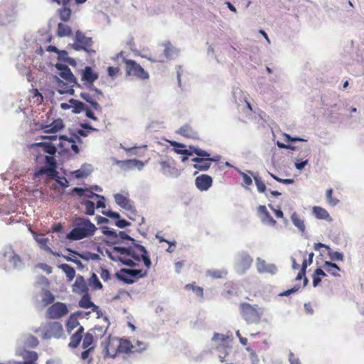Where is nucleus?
Returning a JSON list of instances; mask_svg holds the SVG:
<instances>
[{
  "label": "nucleus",
  "instance_id": "nucleus-9",
  "mask_svg": "<svg viewBox=\"0 0 364 364\" xmlns=\"http://www.w3.org/2000/svg\"><path fill=\"white\" fill-rule=\"evenodd\" d=\"M55 67L60 71L59 75L68 82L69 84H73V86L77 84L76 77L74 76L70 69L68 65L62 63H56Z\"/></svg>",
  "mask_w": 364,
  "mask_h": 364
},
{
  "label": "nucleus",
  "instance_id": "nucleus-51",
  "mask_svg": "<svg viewBox=\"0 0 364 364\" xmlns=\"http://www.w3.org/2000/svg\"><path fill=\"white\" fill-rule=\"evenodd\" d=\"M233 97L235 100V102L240 105L243 102V97H245V96L240 89L237 88L233 91Z\"/></svg>",
  "mask_w": 364,
  "mask_h": 364
},
{
  "label": "nucleus",
  "instance_id": "nucleus-29",
  "mask_svg": "<svg viewBox=\"0 0 364 364\" xmlns=\"http://www.w3.org/2000/svg\"><path fill=\"white\" fill-rule=\"evenodd\" d=\"M323 267L326 268V271L332 276L336 277H341L339 274L335 272V270L341 271V268L336 263L329 261H325Z\"/></svg>",
  "mask_w": 364,
  "mask_h": 364
},
{
  "label": "nucleus",
  "instance_id": "nucleus-15",
  "mask_svg": "<svg viewBox=\"0 0 364 364\" xmlns=\"http://www.w3.org/2000/svg\"><path fill=\"white\" fill-rule=\"evenodd\" d=\"M73 291L78 294H83L88 292L87 284L82 276L78 275L76 277L75 283L73 285Z\"/></svg>",
  "mask_w": 364,
  "mask_h": 364
},
{
  "label": "nucleus",
  "instance_id": "nucleus-44",
  "mask_svg": "<svg viewBox=\"0 0 364 364\" xmlns=\"http://www.w3.org/2000/svg\"><path fill=\"white\" fill-rule=\"evenodd\" d=\"M250 173L253 176L258 191L259 193H264L266 190V186L262 181L261 178L257 174H254L252 172H250Z\"/></svg>",
  "mask_w": 364,
  "mask_h": 364
},
{
  "label": "nucleus",
  "instance_id": "nucleus-43",
  "mask_svg": "<svg viewBox=\"0 0 364 364\" xmlns=\"http://www.w3.org/2000/svg\"><path fill=\"white\" fill-rule=\"evenodd\" d=\"M115 276L119 280L124 282L125 284H130L134 282L132 277H129L127 273L122 272V269L119 272H117Z\"/></svg>",
  "mask_w": 364,
  "mask_h": 364
},
{
  "label": "nucleus",
  "instance_id": "nucleus-19",
  "mask_svg": "<svg viewBox=\"0 0 364 364\" xmlns=\"http://www.w3.org/2000/svg\"><path fill=\"white\" fill-rule=\"evenodd\" d=\"M102 232L107 236H109L112 238V241H107L106 243L107 245H117L120 243V240L118 239V235L117 232L113 230L110 229L107 226H103L101 228Z\"/></svg>",
  "mask_w": 364,
  "mask_h": 364
},
{
  "label": "nucleus",
  "instance_id": "nucleus-31",
  "mask_svg": "<svg viewBox=\"0 0 364 364\" xmlns=\"http://www.w3.org/2000/svg\"><path fill=\"white\" fill-rule=\"evenodd\" d=\"M69 102L72 104L73 112L75 114H80L84 112L85 109H86V105L81 101L70 99Z\"/></svg>",
  "mask_w": 364,
  "mask_h": 364
},
{
  "label": "nucleus",
  "instance_id": "nucleus-2",
  "mask_svg": "<svg viewBox=\"0 0 364 364\" xmlns=\"http://www.w3.org/2000/svg\"><path fill=\"white\" fill-rule=\"evenodd\" d=\"M242 317L249 323H260L262 316L264 314V309L257 305H251L247 302H242L239 306Z\"/></svg>",
  "mask_w": 364,
  "mask_h": 364
},
{
  "label": "nucleus",
  "instance_id": "nucleus-45",
  "mask_svg": "<svg viewBox=\"0 0 364 364\" xmlns=\"http://www.w3.org/2000/svg\"><path fill=\"white\" fill-rule=\"evenodd\" d=\"M82 205L85 206V214L88 215H93L95 214V203L94 202L86 200H83L81 203Z\"/></svg>",
  "mask_w": 364,
  "mask_h": 364
},
{
  "label": "nucleus",
  "instance_id": "nucleus-58",
  "mask_svg": "<svg viewBox=\"0 0 364 364\" xmlns=\"http://www.w3.org/2000/svg\"><path fill=\"white\" fill-rule=\"evenodd\" d=\"M210 166V164L208 161H204L203 163L200 164H194L193 165L194 168L201 171H205L208 170Z\"/></svg>",
  "mask_w": 364,
  "mask_h": 364
},
{
  "label": "nucleus",
  "instance_id": "nucleus-32",
  "mask_svg": "<svg viewBox=\"0 0 364 364\" xmlns=\"http://www.w3.org/2000/svg\"><path fill=\"white\" fill-rule=\"evenodd\" d=\"M122 272L127 273L133 279L134 278H142L146 275V271L143 272L141 269H122Z\"/></svg>",
  "mask_w": 364,
  "mask_h": 364
},
{
  "label": "nucleus",
  "instance_id": "nucleus-26",
  "mask_svg": "<svg viewBox=\"0 0 364 364\" xmlns=\"http://www.w3.org/2000/svg\"><path fill=\"white\" fill-rule=\"evenodd\" d=\"M80 97L84 100H85L87 102L90 104V105L95 110L102 111V107L100 105V104L96 101V98L94 99V97L90 93L82 92L80 94Z\"/></svg>",
  "mask_w": 364,
  "mask_h": 364
},
{
  "label": "nucleus",
  "instance_id": "nucleus-20",
  "mask_svg": "<svg viewBox=\"0 0 364 364\" xmlns=\"http://www.w3.org/2000/svg\"><path fill=\"white\" fill-rule=\"evenodd\" d=\"M291 220L294 225L297 228L301 234L305 232L306 225L304 220L299 215V214H297L296 212H294L291 215Z\"/></svg>",
  "mask_w": 364,
  "mask_h": 364
},
{
  "label": "nucleus",
  "instance_id": "nucleus-35",
  "mask_svg": "<svg viewBox=\"0 0 364 364\" xmlns=\"http://www.w3.org/2000/svg\"><path fill=\"white\" fill-rule=\"evenodd\" d=\"M91 172V165H84L81 168L76 170L73 174L76 178L87 177Z\"/></svg>",
  "mask_w": 364,
  "mask_h": 364
},
{
  "label": "nucleus",
  "instance_id": "nucleus-54",
  "mask_svg": "<svg viewBox=\"0 0 364 364\" xmlns=\"http://www.w3.org/2000/svg\"><path fill=\"white\" fill-rule=\"evenodd\" d=\"M130 247H119L114 246L113 251L120 255H128L130 254Z\"/></svg>",
  "mask_w": 364,
  "mask_h": 364
},
{
  "label": "nucleus",
  "instance_id": "nucleus-39",
  "mask_svg": "<svg viewBox=\"0 0 364 364\" xmlns=\"http://www.w3.org/2000/svg\"><path fill=\"white\" fill-rule=\"evenodd\" d=\"M60 18L63 21H67L70 19L71 15V9L68 5H63V7L58 9Z\"/></svg>",
  "mask_w": 364,
  "mask_h": 364
},
{
  "label": "nucleus",
  "instance_id": "nucleus-37",
  "mask_svg": "<svg viewBox=\"0 0 364 364\" xmlns=\"http://www.w3.org/2000/svg\"><path fill=\"white\" fill-rule=\"evenodd\" d=\"M59 267L65 272L69 281H72L75 276V270L67 264H62Z\"/></svg>",
  "mask_w": 364,
  "mask_h": 364
},
{
  "label": "nucleus",
  "instance_id": "nucleus-41",
  "mask_svg": "<svg viewBox=\"0 0 364 364\" xmlns=\"http://www.w3.org/2000/svg\"><path fill=\"white\" fill-rule=\"evenodd\" d=\"M43 296L42 297V303L44 306L52 304L55 300L54 295L48 290L43 289Z\"/></svg>",
  "mask_w": 364,
  "mask_h": 364
},
{
  "label": "nucleus",
  "instance_id": "nucleus-6",
  "mask_svg": "<svg viewBox=\"0 0 364 364\" xmlns=\"http://www.w3.org/2000/svg\"><path fill=\"white\" fill-rule=\"evenodd\" d=\"M102 346L103 347L104 357L114 358L118 351V348L121 346L120 340L109 336L102 342Z\"/></svg>",
  "mask_w": 364,
  "mask_h": 364
},
{
  "label": "nucleus",
  "instance_id": "nucleus-34",
  "mask_svg": "<svg viewBox=\"0 0 364 364\" xmlns=\"http://www.w3.org/2000/svg\"><path fill=\"white\" fill-rule=\"evenodd\" d=\"M178 133L187 138H195L197 134L191 127L188 125L181 127L178 131Z\"/></svg>",
  "mask_w": 364,
  "mask_h": 364
},
{
  "label": "nucleus",
  "instance_id": "nucleus-5",
  "mask_svg": "<svg viewBox=\"0 0 364 364\" xmlns=\"http://www.w3.org/2000/svg\"><path fill=\"white\" fill-rule=\"evenodd\" d=\"M127 75H134L141 80L149 78V74L136 61L133 60H125Z\"/></svg>",
  "mask_w": 364,
  "mask_h": 364
},
{
  "label": "nucleus",
  "instance_id": "nucleus-7",
  "mask_svg": "<svg viewBox=\"0 0 364 364\" xmlns=\"http://www.w3.org/2000/svg\"><path fill=\"white\" fill-rule=\"evenodd\" d=\"M68 313V309L65 304L56 302L50 306L46 311V316L51 319H58Z\"/></svg>",
  "mask_w": 364,
  "mask_h": 364
},
{
  "label": "nucleus",
  "instance_id": "nucleus-59",
  "mask_svg": "<svg viewBox=\"0 0 364 364\" xmlns=\"http://www.w3.org/2000/svg\"><path fill=\"white\" fill-rule=\"evenodd\" d=\"M170 144H171V146L175 147L174 150H175L176 153H177L178 154H182L183 155L184 149H177V148H184L186 146L184 144H181V143L177 142V141H170Z\"/></svg>",
  "mask_w": 364,
  "mask_h": 364
},
{
  "label": "nucleus",
  "instance_id": "nucleus-4",
  "mask_svg": "<svg viewBox=\"0 0 364 364\" xmlns=\"http://www.w3.org/2000/svg\"><path fill=\"white\" fill-rule=\"evenodd\" d=\"M1 254L4 257H9V269L20 271L24 268L25 264L21 257L14 252L11 247H6Z\"/></svg>",
  "mask_w": 364,
  "mask_h": 364
},
{
  "label": "nucleus",
  "instance_id": "nucleus-28",
  "mask_svg": "<svg viewBox=\"0 0 364 364\" xmlns=\"http://www.w3.org/2000/svg\"><path fill=\"white\" fill-rule=\"evenodd\" d=\"M64 127L63 120L58 119L55 120L50 125L46 126V133H55L63 129Z\"/></svg>",
  "mask_w": 364,
  "mask_h": 364
},
{
  "label": "nucleus",
  "instance_id": "nucleus-12",
  "mask_svg": "<svg viewBox=\"0 0 364 364\" xmlns=\"http://www.w3.org/2000/svg\"><path fill=\"white\" fill-rule=\"evenodd\" d=\"M257 269L259 273H269L275 274L277 272V268L274 264H267L266 262L258 257L257 259Z\"/></svg>",
  "mask_w": 364,
  "mask_h": 364
},
{
  "label": "nucleus",
  "instance_id": "nucleus-38",
  "mask_svg": "<svg viewBox=\"0 0 364 364\" xmlns=\"http://www.w3.org/2000/svg\"><path fill=\"white\" fill-rule=\"evenodd\" d=\"M26 346L28 348H35L38 345V341L36 337L32 335L25 336L22 338Z\"/></svg>",
  "mask_w": 364,
  "mask_h": 364
},
{
  "label": "nucleus",
  "instance_id": "nucleus-14",
  "mask_svg": "<svg viewBox=\"0 0 364 364\" xmlns=\"http://www.w3.org/2000/svg\"><path fill=\"white\" fill-rule=\"evenodd\" d=\"M258 213L261 217V221L266 225L274 226L276 220L270 215L265 205H259L257 208Z\"/></svg>",
  "mask_w": 364,
  "mask_h": 364
},
{
  "label": "nucleus",
  "instance_id": "nucleus-62",
  "mask_svg": "<svg viewBox=\"0 0 364 364\" xmlns=\"http://www.w3.org/2000/svg\"><path fill=\"white\" fill-rule=\"evenodd\" d=\"M118 235V237H119L121 240H129V241H131L132 242V244L134 245V243H136V240L132 238L131 236H129V235H127L125 232L124 231H119V233L117 234Z\"/></svg>",
  "mask_w": 364,
  "mask_h": 364
},
{
  "label": "nucleus",
  "instance_id": "nucleus-17",
  "mask_svg": "<svg viewBox=\"0 0 364 364\" xmlns=\"http://www.w3.org/2000/svg\"><path fill=\"white\" fill-rule=\"evenodd\" d=\"M18 353L24 360L18 362L16 364H33L38 358V355L35 351L23 350Z\"/></svg>",
  "mask_w": 364,
  "mask_h": 364
},
{
  "label": "nucleus",
  "instance_id": "nucleus-64",
  "mask_svg": "<svg viewBox=\"0 0 364 364\" xmlns=\"http://www.w3.org/2000/svg\"><path fill=\"white\" fill-rule=\"evenodd\" d=\"M310 154V148L309 146L306 147L304 150H302L299 154L296 159H300V160H304L308 159V156Z\"/></svg>",
  "mask_w": 364,
  "mask_h": 364
},
{
  "label": "nucleus",
  "instance_id": "nucleus-8",
  "mask_svg": "<svg viewBox=\"0 0 364 364\" xmlns=\"http://www.w3.org/2000/svg\"><path fill=\"white\" fill-rule=\"evenodd\" d=\"M253 262L251 256L247 252H240L237 255L235 263V269L237 272L244 274L252 265Z\"/></svg>",
  "mask_w": 364,
  "mask_h": 364
},
{
  "label": "nucleus",
  "instance_id": "nucleus-10",
  "mask_svg": "<svg viewBox=\"0 0 364 364\" xmlns=\"http://www.w3.org/2000/svg\"><path fill=\"white\" fill-rule=\"evenodd\" d=\"M63 332V326L60 322L54 321L48 324L46 331L44 333L45 338H60Z\"/></svg>",
  "mask_w": 364,
  "mask_h": 364
},
{
  "label": "nucleus",
  "instance_id": "nucleus-18",
  "mask_svg": "<svg viewBox=\"0 0 364 364\" xmlns=\"http://www.w3.org/2000/svg\"><path fill=\"white\" fill-rule=\"evenodd\" d=\"M144 163L138 159H127L123 160V165L122 169L124 171L131 170L134 168H136L139 171L143 169Z\"/></svg>",
  "mask_w": 364,
  "mask_h": 364
},
{
  "label": "nucleus",
  "instance_id": "nucleus-46",
  "mask_svg": "<svg viewBox=\"0 0 364 364\" xmlns=\"http://www.w3.org/2000/svg\"><path fill=\"white\" fill-rule=\"evenodd\" d=\"M82 339V336H79L78 333H73L70 337V341L68 346L70 348H77Z\"/></svg>",
  "mask_w": 364,
  "mask_h": 364
},
{
  "label": "nucleus",
  "instance_id": "nucleus-52",
  "mask_svg": "<svg viewBox=\"0 0 364 364\" xmlns=\"http://www.w3.org/2000/svg\"><path fill=\"white\" fill-rule=\"evenodd\" d=\"M328 256L332 260L335 261H343V253L337 251H332L329 250Z\"/></svg>",
  "mask_w": 364,
  "mask_h": 364
},
{
  "label": "nucleus",
  "instance_id": "nucleus-21",
  "mask_svg": "<svg viewBox=\"0 0 364 364\" xmlns=\"http://www.w3.org/2000/svg\"><path fill=\"white\" fill-rule=\"evenodd\" d=\"M81 314L80 311L75 312L71 314L67 321L66 327L67 331L69 334L71 333L72 331L80 326V323L77 320V316Z\"/></svg>",
  "mask_w": 364,
  "mask_h": 364
},
{
  "label": "nucleus",
  "instance_id": "nucleus-27",
  "mask_svg": "<svg viewBox=\"0 0 364 364\" xmlns=\"http://www.w3.org/2000/svg\"><path fill=\"white\" fill-rule=\"evenodd\" d=\"M134 246L141 252V255L140 258H141V259L143 260L145 266L146 267L149 268L151 264V262L150 260L148 252L146 250V248L143 245H141L138 243H134Z\"/></svg>",
  "mask_w": 364,
  "mask_h": 364
},
{
  "label": "nucleus",
  "instance_id": "nucleus-63",
  "mask_svg": "<svg viewBox=\"0 0 364 364\" xmlns=\"http://www.w3.org/2000/svg\"><path fill=\"white\" fill-rule=\"evenodd\" d=\"M85 196L88 198H99L102 200H105V198L103 196L92 192V191L90 188H88V192L85 193Z\"/></svg>",
  "mask_w": 364,
  "mask_h": 364
},
{
  "label": "nucleus",
  "instance_id": "nucleus-48",
  "mask_svg": "<svg viewBox=\"0 0 364 364\" xmlns=\"http://www.w3.org/2000/svg\"><path fill=\"white\" fill-rule=\"evenodd\" d=\"M15 18L16 16L14 13L6 14L5 16H3L0 14V24L7 25L11 22H14L15 21Z\"/></svg>",
  "mask_w": 364,
  "mask_h": 364
},
{
  "label": "nucleus",
  "instance_id": "nucleus-61",
  "mask_svg": "<svg viewBox=\"0 0 364 364\" xmlns=\"http://www.w3.org/2000/svg\"><path fill=\"white\" fill-rule=\"evenodd\" d=\"M307 267L308 264L306 263V262L302 263L301 268L296 277V280H301L302 278L305 277Z\"/></svg>",
  "mask_w": 364,
  "mask_h": 364
},
{
  "label": "nucleus",
  "instance_id": "nucleus-33",
  "mask_svg": "<svg viewBox=\"0 0 364 364\" xmlns=\"http://www.w3.org/2000/svg\"><path fill=\"white\" fill-rule=\"evenodd\" d=\"M57 33L59 37L70 36L72 34V30L68 25L59 23L58 25Z\"/></svg>",
  "mask_w": 364,
  "mask_h": 364
},
{
  "label": "nucleus",
  "instance_id": "nucleus-3",
  "mask_svg": "<svg viewBox=\"0 0 364 364\" xmlns=\"http://www.w3.org/2000/svg\"><path fill=\"white\" fill-rule=\"evenodd\" d=\"M92 39L90 37H87L80 31L76 32L75 43L71 45V47L75 50H83L89 54L95 53V50L92 48Z\"/></svg>",
  "mask_w": 364,
  "mask_h": 364
},
{
  "label": "nucleus",
  "instance_id": "nucleus-55",
  "mask_svg": "<svg viewBox=\"0 0 364 364\" xmlns=\"http://www.w3.org/2000/svg\"><path fill=\"white\" fill-rule=\"evenodd\" d=\"M309 159L300 160V159H295L294 166L295 168L299 171H301L308 164Z\"/></svg>",
  "mask_w": 364,
  "mask_h": 364
},
{
  "label": "nucleus",
  "instance_id": "nucleus-56",
  "mask_svg": "<svg viewBox=\"0 0 364 364\" xmlns=\"http://www.w3.org/2000/svg\"><path fill=\"white\" fill-rule=\"evenodd\" d=\"M185 289L187 290H192L198 296H203V290L199 287H196L192 284H186Z\"/></svg>",
  "mask_w": 364,
  "mask_h": 364
},
{
  "label": "nucleus",
  "instance_id": "nucleus-40",
  "mask_svg": "<svg viewBox=\"0 0 364 364\" xmlns=\"http://www.w3.org/2000/svg\"><path fill=\"white\" fill-rule=\"evenodd\" d=\"M88 284L94 289H101L103 287L95 273L92 274L91 277L88 279Z\"/></svg>",
  "mask_w": 364,
  "mask_h": 364
},
{
  "label": "nucleus",
  "instance_id": "nucleus-30",
  "mask_svg": "<svg viewBox=\"0 0 364 364\" xmlns=\"http://www.w3.org/2000/svg\"><path fill=\"white\" fill-rule=\"evenodd\" d=\"M67 250L68 251L75 254V255H77L80 258H82V259H84L85 261L100 260V255H97V254H95V253H92V252H82L81 254H79L76 251H73L70 249H67Z\"/></svg>",
  "mask_w": 364,
  "mask_h": 364
},
{
  "label": "nucleus",
  "instance_id": "nucleus-50",
  "mask_svg": "<svg viewBox=\"0 0 364 364\" xmlns=\"http://www.w3.org/2000/svg\"><path fill=\"white\" fill-rule=\"evenodd\" d=\"M93 342V336L92 333L87 332L84 335L82 340V348H88Z\"/></svg>",
  "mask_w": 364,
  "mask_h": 364
},
{
  "label": "nucleus",
  "instance_id": "nucleus-60",
  "mask_svg": "<svg viewBox=\"0 0 364 364\" xmlns=\"http://www.w3.org/2000/svg\"><path fill=\"white\" fill-rule=\"evenodd\" d=\"M132 345H136V348H132L133 352H135V351L141 352V351L146 349V348H147V344L145 343L144 342H142L140 341H136Z\"/></svg>",
  "mask_w": 364,
  "mask_h": 364
},
{
  "label": "nucleus",
  "instance_id": "nucleus-11",
  "mask_svg": "<svg viewBox=\"0 0 364 364\" xmlns=\"http://www.w3.org/2000/svg\"><path fill=\"white\" fill-rule=\"evenodd\" d=\"M195 184L198 189L201 191H208L213 184L212 178L207 174H202L196 177Z\"/></svg>",
  "mask_w": 364,
  "mask_h": 364
},
{
  "label": "nucleus",
  "instance_id": "nucleus-23",
  "mask_svg": "<svg viewBox=\"0 0 364 364\" xmlns=\"http://www.w3.org/2000/svg\"><path fill=\"white\" fill-rule=\"evenodd\" d=\"M33 147H42L45 153L49 154V156L55 155L57 152V148L55 145L50 142H38L34 143L32 145Z\"/></svg>",
  "mask_w": 364,
  "mask_h": 364
},
{
  "label": "nucleus",
  "instance_id": "nucleus-49",
  "mask_svg": "<svg viewBox=\"0 0 364 364\" xmlns=\"http://www.w3.org/2000/svg\"><path fill=\"white\" fill-rule=\"evenodd\" d=\"M207 274L215 279L223 278L227 274V271L220 269H209L207 271Z\"/></svg>",
  "mask_w": 364,
  "mask_h": 364
},
{
  "label": "nucleus",
  "instance_id": "nucleus-36",
  "mask_svg": "<svg viewBox=\"0 0 364 364\" xmlns=\"http://www.w3.org/2000/svg\"><path fill=\"white\" fill-rule=\"evenodd\" d=\"M164 55L167 58H172L179 53V50L177 49L175 47H173L170 43H168L165 45V49H164Z\"/></svg>",
  "mask_w": 364,
  "mask_h": 364
},
{
  "label": "nucleus",
  "instance_id": "nucleus-16",
  "mask_svg": "<svg viewBox=\"0 0 364 364\" xmlns=\"http://www.w3.org/2000/svg\"><path fill=\"white\" fill-rule=\"evenodd\" d=\"M98 78V74L95 73L92 68L86 66L82 73V80L86 85H92Z\"/></svg>",
  "mask_w": 364,
  "mask_h": 364
},
{
  "label": "nucleus",
  "instance_id": "nucleus-13",
  "mask_svg": "<svg viewBox=\"0 0 364 364\" xmlns=\"http://www.w3.org/2000/svg\"><path fill=\"white\" fill-rule=\"evenodd\" d=\"M116 203L124 210L135 212V208L133 203L126 196L116 193L114 195Z\"/></svg>",
  "mask_w": 364,
  "mask_h": 364
},
{
  "label": "nucleus",
  "instance_id": "nucleus-47",
  "mask_svg": "<svg viewBox=\"0 0 364 364\" xmlns=\"http://www.w3.org/2000/svg\"><path fill=\"white\" fill-rule=\"evenodd\" d=\"M46 167L49 169L57 168V161L53 155L45 156Z\"/></svg>",
  "mask_w": 364,
  "mask_h": 364
},
{
  "label": "nucleus",
  "instance_id": "nucleus-25",
  "mask_svg": "<svg viewBox=\"0 0 364 364\" xmlns=\"http://www.w3.org/2000/svg\"><path fill=\"white\" fill-rule=\"evenodd\" d=\"M313 213L318 219L326 220L327 221L332 220L328 211L321 207L314 206L313 208Z\"/></svg>",
  "mask_w": 364,
  "mask_h": 364
},
{
  "label": "nucleus",
  "instance_id": "nucleus-57",
  "mask_svg": "<svg viewBox=\"0 0 364 364\" xmlns=\"http://www.w3.org/2000/svg\"><path fill=\"white\" fill-rule=\"evenodd\" d=\"M300 288H301V286L299 284H296L291 289L284 291L283 292H281L280 294H279V296H288L291 295V294H294V293H296V291H298Z\"/></svg>",
  "mask_w": 364,
  "mask_h": 364
},
{
  "label": "nucleus",
  "instance_id": "nucleus-22",
  "mask_svg": "<svg viewBox=\"0 0 364 364\" xmlns=\"http://www.w3.org/2000/svg\"><path fill=\"white\" fill-rule=\"evenodd\" d=\"M79 306L83 309L92 308L93 311L98 309V306L91 301L88 292L82 294V299L79 301Z\"/></svg>",
  "mask_w": 364,
  "mask_h": 364
},
{
  "label": "nucleus",
  "instance_id": "nucleus-1",
  "mask_svg": "<svg viewBox=\"0 0 364 364\" xmlns=\"http://www.w3.org/2000/svg\"><path fill=\"white\" fill-rule=\"evenodd\" d=\"M73 225V229L67 235V238L71 240H80L91 237L97 230L95 225L85 218H75Z\"/></svg>",
  "mask_w": 364,
  "mask_h": 364
},
{
  "label": "nucleus",
  "instance_id": "nucleus-42",
  "mask_svg": "<svg viewBox=\"0 0 364 364\" xmlns=\"http://www.w3.org/2000/svg\"><path fill=\"white\" fill-rule=\"evenodd\" d=\"M120 345L118 348L119 351H124L127 353L133 352L132 348H136V345H132L129 341H124L122 342L120 341Z\"/></svg>",
  "mask_w": 364,
  "mask_h": 364
},
{
  "label": "nucleus",
  "instance_id": "nucleus-53",
  "mask_svg": "<svg viewBox=\"0 0 364 364\" xmlns=\"http://www.w3.org/2000/svg\"><path fill=\"white\" fill-rule=\"evenodd\" d=\"M332 193H333L332 189H328L326 191V200L331 205L335 206L338 203L339 200L336 198H333Z\"/></svg>",
  "mask_w": 364,
  "mask_h": 364
},
{
  "label": "nucleus",
  "instance_id": "nucleus-24",
  "mask_svg": "<svg viewBox=\"0 0 364 364\" xmlns=\"http://www.w3.org/2000/svg\"><path fill=\"white\" fill-rule=\"evenodd\" d=\"M33 236L36 240V241L38 243V245L41 246V248L45 250L46 251L48 252L49 253L55 255V256H60V254L54 252L48 246H47V242L48 241V239L46 237H44L43 235H37L33 232Z\"/></svg>",
  "mask_w": 364,
  "mask_h": 364
}]
</instances>
